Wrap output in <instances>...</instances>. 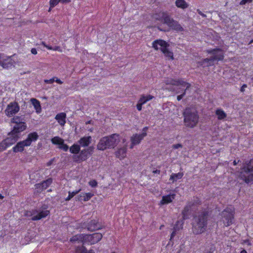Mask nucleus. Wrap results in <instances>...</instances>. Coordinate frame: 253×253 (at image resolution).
Listing matches in <instances>:
<instances>
[{
	"instance_id": "f257e3e1",
	"label": "nucleus",
	"mask_w": 253,
	"mask_h": 253,
	"mask_svg": "<svg viewBox=\"0 0 253 253\" xmlns=\"http://www.w3.org/2000/svg\"><path fill=\"white\" fill-rule=\"evenodd\" d=\"M208 216V212L204 211L194 217L192 223V231L194 234H200L206 231Z\"/></svg>"
},
{
	"instance_id": "f03ea898",
	"label": "nucleus",
	"mask_w": 253,
	"mask_h": 253,
	"mask_svg": "<svg viewBox=\"0 0 253 253\" xmlns=\"http://www.w3.org/2000/svg\"><path fill=\"white\" fill-rule=\"evenodd\" d=\"M120 141L119 134L114 133L101 138L97 145V148L102 151L113 148L117 145Z\"/></svg>"
},
{
	"instance_id": "7ed1b4c3",
	"label": "nucleus",
	"mask_w": 253,
	"mask_h": 253,
	"mask_svg": "<svg viewBox=\"0 0 253 253\" xmlns=\"http://www.w3.org/2000/svg\"><path fill=\"white\" fill-rule=\"evenodd\" d=\"M185 126L190 128L194 127L199 122V116L196 109L187 108L183 113Z\"/></svg>"
},
{
	"instance_id": "20e7f679",
	"label": "nucleus",
	"mask_w": 253,
	"mask_h": 253,
	"mask_svg": "<svg viewBox=\"0 0 253 253\" xmlns=\"http://www.w3.org/2000/svg\"><path fill=\"white\" fill-rule=\"evenodd\" d=\"M239 177L246 183L253 182V159L243 165L241 169Z\"/></svg>"
},
{
	"instance_id": "39448f33",
	"label": "nucleus",
	"mask_w": 253,
	"mask_h": 253,
	"mask_svg": "<svg viewBox=\"0 0 253 253\" xmlns=\"http://www.w3.org/2000/svg\"><path fill=\"white\" fill-rule=\"evenodd\" d=\"M49 213V211L47 210V206L43 205L36 209L26 211L25 215L27 217H31V220L33 221H36L46 217Z\"/></svg>"
},
{
	"instance_id": "423d86ee",
	"label": "nucleus",
	"mask_w": 253,
	"mask_h": 253,
	"mask_svg": "<svg viewBox=\"0 0 253 253\" xmlns=\"http://www.w3.org/2000/svg\"><path fill=\"white\" fill-rule=\"evenodd\" d=\"M38 138V135L37 132H34L28 134L27 138L23 141H20L13 147V151L15 153L22 152L25 146H29L31 144L32 141H36Z\"/></svg>"
},
{
	"instance_id": "0eeeda50",
	"label": "nucleus",
	"mask_w": 253,
	"mask_h": 253,
	"mask_svg": "<svg viewBox=\"0 0 253 253\" xmlns=\"http://www.w3.org/2000/svg\"><path fill=\"white\" fill-rule=\"evenodd\" d=\"M169 44L165 41L157 40L152 43V47L156 50L160 49L167 57L173 59V53L168 49Z\"/></svg>"
},
{
	"instance_id": "6e6552de",
	"label": "nucleus",
	"mask_w": 253,
	"mask_h": 253,
	"mask_svg": "<svg viewBox=\"0 0 253 253\" xmlns=\"http://www.w3.org/2000/svg\"><path fill=\"white\" fill-rule=\"evenodd\" d=\"M93 149L94 147L90 146L87 149L81 151L79 156H74L73 157L74 161L75 162L85 161L92 154Z\"/></svg>"
},
{
	"instance_id": "1a4fd4ad",
	"label": "nucleus",
	"mask_w": 253,
	"mask_h": 253,
	"mask_svg": "<svg viewBox=\"0 0 253 253\" xmlns=\"http://www.w3.org/2000/svg\"><path fill=\"white\" fill-rule=\"evenodd\" d=\"M234 214V211L231 207L227 208L221 212V216L226 221V224H225L226 226H228L232 224Z\"/></svg>"
},
{
	"instance_id": "9d476101",
	"label": "nucleus",
	"mask_w": 253,
	"mask_h": 253,
	"mask_svg": "<svg viewBox=\"0 0 253 253\" xmlns=\"http://www.w3.org/2000/svg\"><path fill=\"white\" fill-rule=\"evenodd\" d=\"M15 62L12 59V56H7L0 53V65L4 69H8L14 66Z\"/></svg>"
},
{
	"instance_id": "9b49d317",
	"label": "nucleus",
	"mask_w": 253,
	"mask_h": 253,
	"mask_svg": "<svg viewBox=\"0 0 253 253\" xmlns=\"http://www.w3.org/2000/svg\"><path fill=\"white\" fill-rule=\"evenodd\" d=\"M20 107L18 103L16 102H10L7 106L4 112L7 117H10L18 113Z\"/></svg>"
},
{
	"instance_id": "f8f14e48",
	"label": "nucleus",
	"mask_w": 253,
	"mask_h": 253,
	"mask_svg": "<svg viewBox=\"0 0 253 253\" xmlns=\"http://www.w3.org/2000/svg\"><path fill=\"white\" fill-rule=\"evenodd\" d=\"M166 24L170 29L177 32H183L184 30L182 26L177 21L171 18L170 16L167 20Z\"/></svg>"
},
{
	"instance_id": "ddd939ff",
	"label": "nucleus",
	"mask_w": 253,
	"mask_h": 253,
	"mask_svg": "<svg viewBox=\"0 0 253 253\" xmlns=\"http://www.w3.org/2000/svg\"><path fill=\"white\" fill-rule=\"evenodd\" d=\"M147 135V133L143 132L141 134H133L130 138L131 145L130 148H133L134 145L139 144L141 140Z\"/></svg>"
},
{
	"instance_id": "4468645a",
	"label": "nucleus",
	"mask_w": 253,
	"mask_h": 253,
	"mask_svg": "<svg viewBox=\"0 0 253 253\" xmlns=\"http://www.w3.org/2000/svg\"><path fill=\"white\" fill-rule=\"evenodd\" d=\"M207 52L209 54H212L211 57L214 61L215 60H222L224 58L223 53L222 50L219 48L209 49Z\"/></svg>"
},
{
	"instance_id": "2eb2a0df",
	"label": "nucleus",
	"mask_w": 253,
	"mask_h": 253,
	"mask_svg": "<svg viewBox=\"0 0 253 253\" xmlns=\"http://www.w3.org/2000/svg\"><path fill=\"white\" fill-rule=\"evenodd\" d=\"M166 83L167 84H172L173 85L178 86L180 85L182 87L186 86V89H189V88L191 86V84L187 83L182 80H173V79H168L166 81Z\"/></svg>"
},
{
	"instance_id": "dca6fc26",
	"label": "nucleus",
	"mask_w": 253,
	"mask_h": 253,
	"mask_svg": "<svg viewBox=\"0 0 253 253\" xmlns=\"http://www.w3.org/2000/svg\"><path fill=\"white\" fill-rule=\"evenodd\" d=\"M52 182V179L49 178L43 181L42 182L35 185L36 189L38 193H41L42 190L46 189Z\"/></svg>"
},
{
	"instance_id": "f3484780",
	"label": "nucleus",
	"mask_w": 253,
	"mask_h": 253,
	"mask_svg": "<svg viewBox=\"0 0 253 253\" xmlns=\"http://www.w3.org/2000/svg\"><path fill=\"white\" fill-rule=\"evenodd\" d=\"M85 241H88L91 244L97 243L102 238V235L99 233H95L90 235H85Z\"/></svg>"
},
{
	"instance_id": "a211bd4d",
	"label": "nucleus",
	"mask_w": 253,
	"mask_h": 253,
	"mask_svg": "<svg viewBox=\"0 0 253 253\" xmlns=\"http://www.w3.org/2000/svg\"><path fill=\"white\" fill-rule=\"evenodd\" d=\"M169 15L167 12L161 11L156 13L153 15V18L156 20H158L163 22L164 24L166 23V21L168 19Z\"/></svg>"
},
{
	"instance_id": "6ab92c4d",
	"label": "nucleus",
	"mask_w": 253,
	"mask_h": 253,
	"mask_svg": "<svg viewBox=\"0 0 253 253\" xmlns=\"http://www.w3.org/2000/svg\"><path fill=\"white\" fill-rule=\"evenodd\" d=\"M154 96L151 95H142L136 105L137 109L138 111L142 110V105L146 103L147 101L152 99Z\"/></svg>"
},
{
	"instance_id": "aec40b11",
	"label": "nucleus",
	"mask_w": 253,
	"mask_h": 253,
	"mask_svg": "<svg viewBox=\"0 0 253 253\" xmlns=\"http://www.w3.org/2000/svg\"><path fill=\"white\" fill-rule=\"evenodd\" d=\"M19 138V135L17 134L13 133L11 131L8 133V137L4 140L6 144L9 146L15 143Z\"/></svg>"
},
{
	"instance_id": "412c9836",
	"label": "nucleus",
	"mask_w": 253,
	"mask_h": 253,
	"mask_svg": "<svg viewBox=\"0 0 253 253\" xmlns=\"http://www.w3.org/2000/svg\"><path fill=\"white\" fill-rule=\"evenodd\" d=\"M85 228H86L88 231H94L99 229L100 226L97 221L93 220L88 223L87 225H85Z\"/></svg>"
},
{
	"instance_id": "4be33fe9",
	"label": "nucleus",
	"mask_w": 253,
	"mask_h": 253,
	"mask_svg": "<svg viewBox=\"0 0 253 253\" xmlns=\"http://www.w3.org/2000/svg\"><path fill=\"white\" fill-rule=\"evenodd\" d=\"M26 128V126L24 122L15 125L13 129L12 130L13 133L17 134L19 135V133L24 130Z\"/></svg>"
},
{
	"instance_id": "5701e85b",
	"label": "nucleus",
	"mask_w": 253,
	"mask_h": 253,
	"mask_svg": "<svg viewBox=\"0 0 253 253\" xmlns=\"http://www.w3.org/2000/svg\"><path fill=\"white\" fill-rule=\"evenodd\" d=\"M85 235L83 234H77L71 238L70 241L74 243H82L83 241H85Z\"/></svg>"
},
{
	"instance_id": "b1692460",
	"label": "nucleus",
	"mask_w": 253,
	"mask_h": 253,
	"mask_svg": "<svg viewBox=\"0 0 253 253\" xmlns=\"http://www.w3.org/2000/svg\"><path fill=\"white\" fill-rule=\"evenodd\" d=\"M175 194H172L167 196H164L160 202L161 205L168 204L171 203L173 199H174Z\"/></svg>"
},
{
	"instance_id": "393cba45",
	"label": "nucleus",
	"mask_w": 253,
	"mask_h": 253,
	"mask_svg": "<svg viewBox=\"0 0 253 253\" xmlns=\"http://www.w3.org/2000/svg\"><path fill=\"white\" fill-rule=\"evenodd\" d=\"M66 114L65 113H60L57 114L55 119L58 121V123L62 126H64L66 123Z\"/></svg>"
},
{
	"instance_id": "a878e982",
	"label": "nucleus",
	"mask_w": 253,
	"mask_h": 253,
	"mask_svg": "<svg viewBox=\"0 0 253 253\" xmlns=\"http://www.w3.org/2000/svg\"><path fill=\"white\" fill-rule=\"evenodd\" d=\"M214 61L213 58L211 56L210 58H207L202 60L201 61L198 62V64L200 66H202L203 67H209L212 66L213 64L212 63Z\"/></svg>"
},
{
	"instance_id": "bb28decb",
	"label": "nucleus",
	"mask_w": 253,
	"mask_h": 253,
	"mask_svg": "<svg viewBox=\"0 0 253 253\" xmlns=\"http://www.w3.org/2000/svg\"><path fill=\"white\" fill-rule=\"evenodd\" d=\"M91 137L89 136H84L81 138L79 140V143L80 145L82 147H86L89 145V144L91 143Z\"/></svg>"
},
{
	"instance_id": "cd10ccee",
	"label": "nucleus",
	"mask_w": 253,
	"mask_h": 253,
	"mask_svg": "<svg viewBox=\"0 0 253 253\" xmlns=\"http://www.w3.org/2000/svg\"><path fill=\"white\" fill-rule=\"evenodd\" d=\"M32 105L34 106L36 112L40 113L42 111V108L40 104V102L36 98H32L30 100Z\"/></svg>"
},
{
	"instance_id": "c85d7f7f",
	"label": "nucleus",
	"mask_w": 253,
	"mask_h": 253,
	"mask_svg": "<svg viewBox=\"0 0 253 253\" xmlns=\"http://www.w3.org/2000/svg\"><path fill=\"white\" fill-rule=\"evenodd\" d=\"M93 194L91 193H83L81 194L79 196H77L76 197V200L82 201L83 200L84 201H88L92 196Z\"/></svg>"
},
{
	"instance_id": "c756f323",
	"label": "nucleus",
	"mask_w": 253,
	"mask_h": 253,
	"mask_svg": "<svg viewBox=\"0 0 253 253\" xmlns=\"http://www.w3.org/2000/svg\"><path fill=\"white\" fill-rule=\"evenodd\" d=\"M126 147H123L118 149V150L116 152V155L118 158L122 159L126 157Z\"/></svg>"
},
{
	"instance_id": "7c9ffc66",
	"label": "nucleus",
	"mask_w": 253,
	"mask_h": 253,
	"mask_svg": "<svg viewBox=\"0 0 253 253\" xmlns=\"http://www.w3.org/2000/svg\"><path fill=\"white\" fill-rule=\"evenodd\" d=\"M175 5L177 7L185 9L188 7V3L184 0H176Z\"/></svg>"
},
{
	"instance_id": "2f4dec72",
	"label": "nucleus",
	"mask_w": 253,
	"mask_h": 253,
	"mask_svg": "<svg viewBox=\"0 0 253 253\" xmlns=\"http://www.w3.org/2000/svg\"><path fill=\"white\" fill-rule=\"evenodd\" d=\"M215 114L217 116L218 120H223L227 116L226 113L222 110L219 109L216 110Z\"/></svg>"
},
{
	"instance_id": "473e14b6",
	"label": "nucleus",
	"mask_w": 253,
	"mask_h": 253,
	"mask_svg": "<svg viewBox=\"0 0 253 253\" xmlns=\"http://www.w3.org/2000/svg\"><path fill=\"white\" fill-rule=\"evenodd\" d=\"M183 176V173L179 172L178 173H172L170 175L169 180H172L173 182L176 181L178 179H181Z\"/></svg>"
},
{
	"instance_id": "72a5a7b5",
	"label": "nucleus",
	"mask_w": 253,
	"mask_h": 253,
	"mask_svg": "<svg viewBox=\"0 0 253 253\" xmlns=\"http://www.w3.org/2000/svg\"><path fill=\"white\" fill-rule=\"evenodd\" d=\"M70 151L71 153L77 154L80 151V146L78 144H74L70 148Z\"/></svg>"
},
{
	"instance_id": "f704fd0d",
	"label": "nucleus",
	"mask_w": 253,
	"mask_h": 253,
	"mask_svg": "<svg viewBox=\"0 0 253 253\" xmlns=\"http://www.w3.org/2000/svg\"><path fill=\"white\" fill-rule=\"evenodd\" d=\"M81 189L78 190H76L73 192H69V195L65 199V200L68 201L70 200L74 196H75L76 194H78L80 191Z\"/></svg>"
},
{
	"instance_id": "c9c22d12",
	"label": "nucleus",
	"mask_w": 253,
	"mask_h": 253,
	"mask_svg": "<svg viewBox=\"0 0 253 253\" xmlns=\"http://www.w3.org/2000/svg\"><path fill=\"white\" fill-rule=\"evenodd\" d=\"M51 141H52V143H53V144H59L60 145L61 144H62L64 140L62 138H61L59 137L56 136V137H54L53 138H52Z\"/></svg>"
},
{
	"instance_id": "e433bc0d",
	"label": "nucleus",
	"mask_w": 253,
	"mask_h": 253,
	"mask_svg": "<svg viewBox=\"0 0 253 253\" xmlns=\"http://www.w3.org/2000/svg\"><path fill=\"white\" fill-rule=\"evenodd\" d=\"M11 122L13 123H14V124H15V125H16V124L23 123L24 122H23V120L21 117L15 116L12 118V119L11 120Z\"/></svg>"
},
{
	"instance_id": "4c0bfd02",
	"label": "nucleus",
	"mask_w": 253,
	"mask_h": 253,
	"mask_svg": "<svg viewBox=\"0 0 253 253\" xmlns=\"http://www.w3.org/2000/svg\"><path fill=\"white\" fill-rule=\"evenodd\" d=\"M178 223L179 222L178 221L177 222V224H175V225L174 227V231L171 234L170 239H172L175 236L177 230H178L182 228L181 225H180V227H178Z\"/></svg>"
},
{
	"instance_id": "58836bf2",
	"label": "nucleus",
	"mask_w": 253,
	"mask_h": 253,
	"mask_svg": "<svg viewBox=\"0 0 253 253\" xmlns=\"http://www.w3.org/2000/svg\"><path fill=\"white\" fill-rule=\"evenodd\" d=\"M75 253H87V250L83 246L78 247L76 250Z\"/></svg>"
},
{
	"instance_id": "ea45409f",
	"label": "nucleus",
	"mask_w": 253,
	"mask_h": 253,
	"mask_svg": "<svg viewBox=\"0 0 253 253\" xmlns=\"http://www.w3.org/2000/svg\"><path fill=\"white\" fill-rule=\"evenodd\" d=\"M194 203L191 204V203H188V204L184 207L183 210L187 211H190L191 210H193L195 209L193 207V205Z\"/></svg>"
},
{
	"instance_id": "a19ab883",
	"label": "nucleus",
	"mask_w": 253,
	"mask_h": 253,
	"mask_svg": "<svg viewBox=\"0 0 253 253\" xmlns=\"http://www.w3.org/2000/svg\"><path fill=\"white\" fill-rule=\"evenodd\" d=\"M9 147V146L6 144L5 141L3 140L0 143V151H2Z\"/></svg>"
},
{
	"instance_id": "79ce46f5",
	"label": "nucleus",
	"mask_w": 253,
	"mask_h": 253,
	"mask_svg": "<svg viewBox=\"0 0 253 253\" xmlns=\"http://www.w3.org/2000/svg\"><path fill=\"white\" fill-rule=\"evenodd\" d=\"M190 214H191L190 211H185V210H183V211H182L183 218L184 219L189 218Z\"/></svg>"
},
{
	"instance_id": "37998d69",
	"label": "nucleus",
	"mask_w": 253,
	"mask_h": 253,
	"mask_svg": "<svg viewBox=\"0 0 253 253\" xmlns=\"http://www.w3.org/2000/svg\"><path fill=\"white\" fill-rule=\"evenodd\" d=\"M59 0H50L49 4L50 7H53L56 6L59 2Z\"/></svg>"
},
{
	"instance_id": "c03bdc74",
	"label": "nucleus",
	"mask_w": 253,
	"mask_h": 253,
	"mask_svg": "<svg viewBox=\"0 0 253 253\" xmlns=\"http://www.w3.org/2000/svg\"><path fill=\"white\" fill-rule=\"evenodd\" d=\"M60 148L63 150L64 151H67L69 149V147L67 144H64L63 141L62 144H61Z\"/></svg>"
},
{
	"instance_id": "a18cd8bd",
	"label": "nucleus",
	"mask_w": 253,
	"mask_h": 253,
	"mask_svg": "<svg viewBox=\"0 0 253 253\" xmlns=\"http://www.w3.org/2000/svg\"><path fill=\"white\" fill-rule=\"evenodd\" d=\"M189 203H191V204H193V203H194L193 205V207L194 208L195 206L200 204L201 201H200L199 199L196 198L193 200V201L190 202Z\"/></svg>"
},
{
	"instance_id": "49530a36",
	"label": "nucleus",
	"mask_w": 253,
	"mask_h": 253,
	"mask_svg": "<svg viewBox=\"0 0 253 253\" xmlns=\"http://www.w3.org/2000/svg\"><path fill=\"white\" fill-rule=\"evenodd\" d=\"M89 184L92 187H95L97 185V182L95 180H92L89 182Z\"/></svg>"
},
{
	"instance_id": "de8ad7c7",
	"label": "nucleus",
	"mask_w": 253,
	"mask_h": 253,
	"mask_svg": "<svg viewBox=\"0 0 253 253\" xmlns=\"http://www.w3.org/2000/svg\"><path fill=\"white\" fill-rule=\"evenodd\" d=\"M188 89H186V88L185 89V90H184V92L182 94H181V95H178L177 97V99L178 100V101H180L183 97V96L185 95V93H186V90H187Z\"/></svg>"
},
{
	"instance_id": "09e8293b",
	"label": "nucleus",
	"mask_w": 253,
	"mask_h": 253,
	"mask_svg": "<svg viewBox=\"0 0 253 253\" xmlns=\"http://www.w3.org/2000/svg\"><path fill=\"white\" fill-rule=\"evenodd\" d=\"M56 78L54 77L52 79H51L50 80H45L44 82L47 84H52L54 82H55V79Z\"/></svg>"
},
{
	"instance_id": "8fccbe9b",
	"label": "nucleus",
	"mask_w": 253,
	"mask_h": 253,
	"mask_svg": "<svg viewBox=\"0 0 253 253\" xmlns=\"http://www.w3.org/2000/svg\"><path fill=\"white\" fill-rule=\"evenodd\" d=\"M182 145L181 144H173L172 146V148L174 149H178L179 148H182Z\"/></svg>"
},
{
	"instance_id": "3c124183",
	"label": "nucleus",
	"mask_w": 253,
	"mask_h": 253,
	"mask_svg": "<svg viewBox=\"0 0 253 253\" xmlns=\"http://www.w3.org/2000/svg\"><path fill=\"white\" fill-rule=\"evenodd\" d=\"M253 0H242L240 2V5H244L247 2H252Z\"/></svg>"
},
{
	"instance_id": "603ef678",
	"label": "nucleus",
	"mask_w": 253,
	"mask_h": 253,
	"mask_svg": "<svg viewBox=\"0 0 253 253\" xmlns=\"http://www.w3.org/2000/svg\"><path fill=\"white\" fill-rule=\"evenodd\" d=\"M197 12L198 13V14H199L200 15H201L203 17H206L207 16L206 14H204L201 10H200L199 9H197Z\"/></svg>"
},
{
	"instance_id": "864d4df0",
	"label": "nucleus",
	"mask_w": 253,
	"mask_h": 253,
	"mask_svg": "<svg viewBox=\"0 0 253 253\" xmlns=\"http://www.w3.org/2000/svg\"><path fill=\"white\" fill-rule=\"evenodd\" d=\"M247 87L246 84H244L240 88V91L242 92H243L245 91V88Z\"/></svg>"
},
{
	"instance_id": "5fc2aeb1",
	"label": "nucleus",
	"mask_w": 253,
	"mask_h": 253,
	"mask_svg": "<svg viewBox=\"0 0 253 253\" xmlns=\"http://www.w3.org/2000/svg\"><path fill=\"white\" fill-rule=\"evenodd\" d=\"M59 1L62 3H69L71 0H59Z\"/></svg>"
},
{
	"instance_id": "6e6d98bb",
	"label": "nucleus",
	"mask_w": 253,
	"mask_h": 253,
	"mask_svg": "<svg viewBox=\"0 0 253 253\" xmlns=\"http://www.w3.org/2000/svg\"><path fill=\"white\" fill-rule=\"evenodd\" d=\"M31 53L33 54H37V49L35 48H32L31 50Z\"/></svg>"
},
{
	"instance_id": "4d7b16f0",
	"label": "nucleus",
	"mask_w": 253,
	"mask_h": 253,
	"mask_svg": "<svg viewBox=\"0 0 253 253\" xmlns=\"http://www.w3.org/2000/svg\"><path fill=\"white\" fill-rule=\"evenodd\" d=\"M55 82H56L57 83L59 84H63V82L59 79L56 78L55 79Z\"/></svg>"
},
{
	"instance_id": "13d9d810",
	"label": "nucleus",
	"mask_w": 253,
	"mask_h": 253,
	"mask_svg": "<svg viewBox=\"0 0 253 253\" xmlns=\"http://www.w3.org/2000/svg\"><path fill=\"white\" fill-rule=\"evenodd\" d=\"M54 159L50 160L46 164L47 166H50L53 163Z\"/></svg>"
},
{
	"instance_id": "bf43d9fd",
	"label": "nucleus",
	"mask_w": 253,
	"mask_h": 253,
	"mask_svg": "<svg viewBox=\"0 0 253 253\" xmlns=\"http://www.w3.org/2000/svg\"><path fill=\"white\" fill-rule=\"evenodd\" d=\"M152 172L154 173V174H160V170H158V169H156V170H154Z\"/></svg>"
},
{
	"instance_id": "052dcab7",
	"label": "nucleus",
	"mask_w": 253,
	"mask_h": 253,
	"mask_svg": "<svg viewBox=\"0 0 253 253\" xmlns=\"http://www.w3.org/2000/svg\"><path fill=\"white\" fill-rule=\"evenodd\" d=\"M52 50H57V51L60 50L61 51L60 47L59 46H56L54 47H53Z\"/></svg>"
},
{
	"instance_id": "680f3d73",
	"label": "nucleus",
	"mask_w": 253,
	"mask_h": 253,
	"mask_svg": "<svg viewBox=\"0 0 253 253\" xmlns=\"http://www.w3.org/2000/svg\"><path fill=\"white\" fill-rule=\"evenodd\" d=\"M244 243L247 244L248 245H251V244L250 243V241L248 240H246L244 241Z\"/></svg>"
},
{
	"instance_id": "e2e57ef3",
	"label": "nucleus",
	"mask_w": 253,
	"mask_h": 253,
	"mask_svg": "<svg viewBox=\"0 0 253 253\" xmlns=\"http://www.w3.org/2000/svg\"><path fill=\"white\" fill-rule=\"evenodd\" d=\"M45 47H46L48 49H50V50H52L53 49V47H52L50 46L45 45Z\"/></svg>"
},
{
	"instance_id": "0e129e2a",
	"label": "nucleus",
	"mask_w": 253,
	"mask_h": 253,
	"mask_svg": "<svg viewBox=\"0 0 253 253\" xmlns=\"http://www.w3.org/2000/svg\"><path fill=\"white\" fill-rule=\"evenodd\" d=\"M239 162V161H238L237 162L236 160H234L233 162V165L234 166H236L237 165V164Z\"/></svg>"
},
{
	"instance_id": "69168bd1",
	"label": "nucleus",
	"mask_w": 253,
	"mask_h": 253,
	"mask_svg": "<svg viewBox=\"0 0 253 253\" xmlns=\"http://www.w3.org/2000/svg\"><path fill=\"white\" fill-rule=\"evenodd\" d=\"M173 91H175L176 93H180V90H179V89H177V90H175V88H173Z\"/></svg>"
},
{
	"instance_id": "338daca9",
	"label": "nucleus",
	"mask_w": 253,
	"mask_h": 253,
	"mask_svg": "<svg viewBox=\"0 0 253 253\" xmlns=\"http://www.w3.org/2000/svg\"><path fill=\"white\" fill-rule=\"evenodd\" d=\"M87 253H94V252L93 250H89V251H87Z\"/></svg>"
},
{
	"instance_id": "774afa93",
	"label": "nucleus",
	"mask_w": 253,
	"mask_h": 253,
	"mask_svg": "<svg viewBox=\"0 0 253 253\" xmlns=\"http://www.w3.org/2000/svg\"><path fill=\"white\" fill-rule=\"evenodd\" d=\"M240 253H247V251L245 250H243Z\"/></svg>"
}]
</instances>
